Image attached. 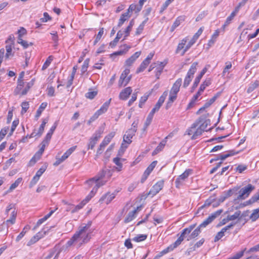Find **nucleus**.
I'll return each instance as SVG.
<instances>
[{"instance_id":"4d7b16f0","label":"nucleus","mask_w":259,"mask_h":259,"mask_svg":"<svg viewBox=\"0 0 259 259\" xmlns=\"http://www.w3.org/2000/svg\"><path fill=\"white\" fill-rule=\"evenodd\" d=\"M24 85V82L23 79H18L17 80V87L15 90V92L18 94V92L22 91V88Z\"/></svg>"},{"instance_id":"9d476101","label":"nucleus","mask_w":259,"mask_h":259,"mask_svg":"<svg viewBox=\"0 0 259 259\" xmlns=\"http://www.w3.org/2000/svg\"><path fill=\"white\" fill-rule=\"evenodd\" d=\"M15 205L13 203L9 204L6 209V213L7 214H8L9 211L12 210L11 212L10 218L6 221L7 223L8 224H10L11 225H14L16 222L17 213V211H16Z\"/></svg>"},{"instance_id":"5fc2aeb1","label":"nucleus","mask_w":259,"mask_h":259,"mask_svg":"<svg viewBox=\"0 0 259 259\" xmlns=\"http://www.w3.org/2000/svg\"><path fill=\"white\" fill-rule=\"evenodd\" d=\"M235 16L236 15H234V13H231L230 15L227 18V19L225 22V23L223 26V28L224 29L231 23V21L234 19V18L235 17Z\"/></svg>"},{"instance_id":"774afa93","label":"nucleus","mask_w":259,"mask_h":259,"mask_svg":"<svg viewBox=\"0 0 259 259\" xmlns=\"http://www.w3.org/2000/svg\"><path fill=\"white\" fill-rule=\"evenodd\" d=\"M21 107H22V111H21V114H24L25 112H26L27 110L29 108V103L27 102H23L21 104Z\"/></svg>"},{"instance_id":"a878e982","label":"nucleus","mask_w":259,"mask_h":259,"mask_svg":"<svg viewBox=\"0 0 259 259\" xmlns=\"http://www.w3.org/2000/svg\"><path fill=\"white\" fill-rule=\"evenodd\" d=\"M205 127H204V123H201L199 127L197 128L195 131L194 134L192 135L191 139L192 140L196 139L199 136H200L202 132L205 131Z\"/></svg>"},{"instance_id":"8fccbe9b","label":"nucleus","mask_w":259,"mask_h":259,"mask_svg":"<svg viewBox=\"0 0 259 259\" xmlns=\"http://www.w3.org/2000/svg\"><path fill=\"white\" fill-rule=\"evenodd\" d=\"M148 20V18L143 21V22L139 26V27L137 28L135 34L137 35H140L144 30V26L147 23Z\"/></svg>"},{"instance_id":"f704fd0d","label":"nucleus","mask_w":259,"mask_h":259,"mask_svg":"<svg viewBox=\"0 0 259 259\" xmlns=\"http://www.w3.org/2000/svg\"><path fill=\"white\" fill-rule=\"evenodd\" d=\"M131 75H129L127 77H120V78L118 81V85L120 87L121 86H125L129 82L131 79Z\"/></svg>"},{"instance_id":"49530a36","label":"nucleus","mask_w":259,"mask_h":259,"mask_svg":"<svg viewBox=\"0 0 259 259\" xmlns=\"http://www.w3.org/2000/svg\"><path fill=\"white\" fill-rule=\"evenodd\" d=\"M30 227L29 226H26L22 231V232L17 236L16 241V242L19 241L25 235L27 231L29 230Z\"/></svg>"},{"instance_id":"9b49d317","label":"nucleus","mask_w":259,"mask_h":259,"mask_svg":"<svg viewBox=\"0 0 259 259\" xmlns=\"http://www.w3.org/2000/svg\"><path fill=\"white\" fill-rule=\"evenodd\" d=\"M198 65L197 62H194L191 66L190 68L187 72V75L184 79V87L186 88L190 84L192 78L193 77V75L197 70V66Z\"/></svg>"},{"instance_id":"20e7f679","label":"nucleus","mask_w":259,"mask_h":259,"mask_svg":"<svg viewBox=\"0 0 259 259\" xmlns=\"http://www.w3.org/2000/svg\"><path fill=\"white\" fill-rule=\"evenodd\" d=\"M196 226V224L190 225L189 227L185 228L182 232L180 236L178 239L173 243L172 245H170L171 250H173L174 248L178 247L181 244L182 242L184 240V238L186 235H188L190 233L192 230L194 229Z\"/></svg>"},{"instance_id":"7ed1b4c3","label":"nucleus","mask_w":259,"mask_h":259,"mask_svg":"<svg viewBox=\"0 0 259 259\" xmlns=\"http://www.w3.org/2000/svg\"><path fill=\"white\" fill-rule=\"evenodd\" d=\"M196 226V224L190 225L189 227L185 228L182 232L180 236L178 239L173 243L172 245H170L171 250H173L174 248L178 247L181 244L182 242L184 240V238L186 235H188L190 233L192 230L194 229Z\"/></svg>"},{"instance_id":"3c124183","label":"nucleus","mask_w":259,"mask_h":259,"mask_svg":"<svg viewBox=\"0 0 259 259\" xmlns=\"http://www.w3.org/2000/svg\"><path fill=\"white\" fill-rule=\"evenodd\" d=\"M147 238V235L146 234H139L135 236L133 239V240L137 242H139L146 240Z\"/></svg>"},{"instance_id":"ddd939ff","label":"nucleus","mask_w":259,"mask_h":259,"mask_svg":"<svg viewBox=\"0 0 259 259\" xmlns=\"http://www.w3.org/2000/svg\"><path fill=\"white\" fill-rule=\"evenodd\" d=\"M115 133L114 132H112L110 133L104 138L97 150V154H100L102 153L105 147L111 142L112 139L115 136Z\"/></svg>"},{"instance_id":"f3484780","label":"nucleus","mask_w":259,"mask_h":259,"mask_svg":"<svg viewBox=\"0 0 259 259\" xmlns=\"http://www.w3.org/2000/svg\"><path fill=\"white\" fill-rule=\"evenodd\" d=\"M164 186V181L161 180L157 182L151 189L149 191V194L152 196L155 195L162 190Z\"/></svg>"},{"instance_id":"f8f14e48","label":"nucleus","mask_w":259,"mask_h":259,"mask_svg":"<svg viewBox=\"0 0 259 259\" xmlns=\"http://www.w3.org/2000/svg\"><path fill=\"white\" fill-rule=\"evenodd\" d=\"M192 173V170L190 169H186L182 175H180L176 180L175 184L177 188L180 187L183 185L184 182Z\"/></svg>"},{"instance_id":"13d9d810","label":"nucleus","mask_w":259,"mask_h":259,"mask_svg":"<svg viewBox=\"0 0 259 259\" xmlns=\"http://www.w3.org/2000/svg\"><path fill=\"white\" fill-rule=\"evenodd\" d=\"M53 60V57L52 56H50L44 64L42 67V70H44L46 69L49 66Z\"/></svg>"},{"instance_id":"f257e3e1","label":"nucleus","mask_w":259,"mask_h":259,"mask_svg":"<svg viewBox=\"0 0 259 259\" xmlns=\"http://www.w3.org/2000/svg\"><path fill=\"white\" fill-rule=\"evenodd\" d=\"M91 225V222H89L88 224H83L78 228L77 231L85 243L88 242L91 238L93 232L90 229Z\"/></svg>"},{"instance_id":"bb28decb","label":"nucleus","mask_w":259,"mask_h":259,"mask_svg":"<svg viewBox=\"0 0 259 259\" xmlns=\"http://www.w3.org/2000/svg\"><path fill=\"white\" fill-rule=\"evenodd\" d=\"M34 79H32L30 81L27 82L26 83V87L24 89L22 90V91L18 92V95L20 96L25 95L28 91L31 88L34 84Z\"/></svg>"},{"instance_id":"b1692460","label":"nucleus","mask_w":259,"mask_h":259,"mask_svg":"<svg viewBox=\"0 0 259 259\" xmlns=\"http://www.w3.org/2000/svg\"><path fill=\"white\" fill-rule=\"evenodd\" d=\"M235 191H236V190L233 189V190H228L227 191V193L225 195H222V196H220V198L219 199V203L218 204H213V207H216L218 205H219L220 203H222V202H224L226 198H227L228 197L231 196L233 194V192Z\"/></svg>"},{"instance_id":"6ab92c4d","label":"nucleus","mask_w":259,"mask_h":259,"mask_svg":"<svg viewBox=\"0 0 259 259\" xmlns=\"http://www.w3.org/2000/svg\"><path fill=\"white\" fill-rule=\"evenodd\" d=\"M141 54V51L136 52L125 62V65L127 66H131Z\"/></svg>"},{"instance_id":"dca6fc26","label":"nucleus","mask_w":259,"mask_h":259,"mask_svg":"<svg viewBox=\"0 0 259 259\" xmlns=\"http://www.w3.org/2000/svg\"><path fill=\"white\" fill-rule=\"evenodd\" d=\"M102 133L100 131H97L93 136L90 138V142L88 144V149H93L95 145L96 144L97 141L101 137V135Z\"/></svg>"},{"instance_id":"412c9836","label":"nucleus","mask_w":259,"mask_h":259,"mask_svg":"<svg viewBox=\"0 0 259 259\" xmlns=\"http://www.w3.org/2000/svg\"><path fill=\"white\" fill-rule=\"evenodd\" d=\"M203 119L202 117H200L194 123H193L191 126L187 130V132L188 135H193L195 132V130L197 126H198L203 121Z\"/></svg>"},{"instance_id":"864d4df0","label":"nucleus","mask_w":259,"mask_h":259,"mask_svg":"<svg viewBox=\"0 0 259 259\" xmlns=\"http://www.w3.org/2000/svg\"><path fill=\"white\" fill-rule=\"evenodd\" d=\"M98 94V91L96 89H90L85 94V97H95Z\"/></svg>"},{"instance_id":"6e6552de","label":"nucleus","mask_w":259,"mask_h":259,"mask_svg":"<svg viewBox=\"0 0 259 259\" xmlns=\"http://www.w3.org/2000/svg\"><path fill=\"white\" fill-rule=\"evenodd\" d=\"M254 189L255 187L254 186L250 184H248L246 186L240 190L239 195L235 200H244L246 199Z\"/></svg>"},{"instance_id":"c756f323","label":"nucleus","mask_w":259,"mask_h":259,"mask_svg":"<svg viewBox=\"0 0 259 259\" xmlns=\"http://www.w3.org/2000/svg\"><path fill=\"white\" fill-rule=\"evenodd\" d=\"M89 201V197H87L84 200H83L79 204L75 206L74 208L71 210L72 213H74L79 209H81L83 206Z\"/></svg>"},{"instance_id":"37998d69","label":"nucleus","mask_w":259,"mask_h":259,"mask_svg":"<svg viewBox=\"0 0 259 259\" xmlns=\"http://www.w3.org/2000/svg\"><path fill=\"white\" fill-rule=\"evenodd\" d=\"M123 47H124L123 50L115 52L113 53V54H112L111 55V56H113L122 55L125 54L130 48V47L127 46L126 45H124Z\"/></svg>"},{"instance_id":"c85d7f7f","label":"nucleus","mask_w":259,"mask_h":259,"mask_svg":"<svg viewBox=\"0 0 259 259\" xmlns=\"http://www.w3.org/2000/svg\"><path fill=\"white\" fill-rule=\"evenodd\" d=\"M223 210L222 209H219L217 211H215L214 212L212 213L210 215L207 219H206V221L209 224L211 223L216 218L219 217L221 215V214L222 213Z\"/></svg>"},{"instance_id":"603ef678","label":"nucleus","mask_w":259,"mask_h":259,"mask_svg":"<svg viewBox=\"0 0 259 259\" xmlns=\"http://www.w3.org/2000/svg\"><path fill=\"white\" fill-rule=\"evenodd\" d=\"M104 28H101L100 29L99 32L96 36L95 39L94 41L93 45L94 46L96 45L98 43V42L101 39V37H102L104 34Z\"/></svg>"},{"instance_id":"de8ad7c7","label":"nucleus","mask_w":259,"mask_h":259,"mask_svg":"<svg viewBox=\"0 0 259 259\" xmlns=\"http://www.w3.org/2000/svg\"><path fill=\"white\" fill-rule=\"evenodd\" d=\"M214 198L212 197H210L208 199H207L204 202V204L202 205L201 206H200L198 209V211H197V213H198L199 210L204 208L205 207H206V206H209L211 203H212L214 200Z\"/></svg>"},{"instance_id":"6e6d98bb","label":"nucleus","mask_w":259,"mask_h":259,"mask_svg":"<svg viewBox=\"0 0 259 259\" xmlns=\"http://www.w3.org/2000/svg\"><path fill=\"white\" fill-rule=\"evenodd\" d=\"M258 218H259V208L253 210L252 213L250 215V219L252 221H255Z\"/></svg>"},{"instance_id":"c9c22d12","label":"nucleus","mask_w":259,"mask_h":259,"mask_svg":"<svg viewBox=\"0 0 259 259\" xmlns=\"http://www.w3.org/2000/svg\"><path fill=\"white\" fill-rule=\"evenodd\" d=\"M47 106V102H43L41 104V105H40L39 107L36 111V115L35 116V120H37L38 119L44 110L46 108Z\"/></svg>"},{"instance_id":"58836bf2","label":"nucleus","mask_w":259,"mask_h":259,"mask_svg":"<svg viewBox=\"0 0 259 259\" xmlns=\"http://www.w3.org/2000/svg\"><path fill=\"white\" fill-rule=\"evenodd\" d=\"M150 62L147 61V60H144L140 65L139 67L137 69L136 71L137 73H139L140 72H143L148 66L150 64Z\"/></svg>"},{"instance_id":"0e129e2a","label":"nucleus","mask_w":259,"mask_h":259,"mask_svg":"<svg viewBox=\"0 0 259 259\" xmlns=\"http://www.w3.org/2000/svg\"><path fill=\"white\" fill-rule=\"evenodd\" d=\"M240 215V211H236L232 215H228L227 217L229 220L233 221L238 219Z\"/></svg>"},{"instance_id":"338daca9","label":"nucleus","mask_w":259,"mask_h":259,"mask_svg":"<svg viewBox=\"0 0 259 259\" xmlns=\"http://www.w3.org/2000/svg\"><path fill=\"white\" fill-rule=\"evenodd\" d=\"M11 226L10 224L7 223V221L4 222L0 225V232H2L6 230V232H8V228Z\"/></svg>"},{"instance_id":"4c0bfd02","label":"nucleus","mask_w":259,"mask_h":259,"mask_svg":"<svg viewBox=\"0 0 259 259\" xmlns=\"http://www.w3.org/2000/svg\"><path fill=\"white\" fill-rule=\"evenodd\" d=\"M54 211H55L54 210H51L48 214L46 215L44 218L38 220L36 223L35 228L36 227H38L41 224H42L45 221H46L47 220H48L53 214V213L54 212Z\"/></svg>"},{"instance_id":"0eeeda50","label":"nucleus","mask_w":259,"mask_h":259,"mask_svg":"<svg viewBox=\"0 0 259 259\" xmlns=\"http://www.w3.org/2000/svg\"><path fill=\"white\" fill-rule=\"evenodd\" d=\"M112 176V174L110 171L108 169H102L101 170L97 175H96L95 177L88 180V183L93 182L94 181L101 182H106V181H103L102 179L104 178H107L108 179H109Z\"/></svg>"},{"instance_id":"4468645a","label":"nucleus","mask_w":259,"mask_h":259,"mask_svg":"<svg viewBox=\"0 0 259 259\" xmlns=\"http://www.w3.org/2000/svg\"><path fill=\"white\" fill-rule=\"evenodd\" d=\"M203 31V27H200L197 32L193 35L192 38L189 41L186 46L184 50H183L181 56H183L185 53L195 43L199 36L202 34Z\"/></svg>"},{"instance_id":"052dcab7","label":"nucleus","mask_w":259,"mask_h":259,"mask_svg":"<svg viewBox=\"0 0 259 259\" xmlns=\"http://www.w3.org/2000/svg\"><path fill=\"white\" fill-rule=\"evenodd\" d=\"M76 146H73L68 149L63 155L67 159L76 149Z\"/></svg>"},{"instance_id":"423d86ee","label":"nucleus","mask_w":259,"mask_h":259,"mask_svg":"<svg viewBox=\"0 0 259 259\" xmlns=\"http://www.w3.org/2000/svg\"><path fill=\"white\" fill-rule=\"evenodd\" d=\"M111 99L110 98L109 100L105 102L101 108L94 114V115L88 120V124L90 125L92 122L97 119L100 115L105 113L107 111L111 102Z\"/></svg>"},{"instance_id":"39448f33","label":"nucleus","mask_w":259,"mask_h":259,"mask_svg":"<svg viewBox=\"0 0 259 259\" xmlns=\"http://www.w3.org/2000/svg\"><path fill=\"white\" fill-rule=\"evenodd\" d=\"M196 226V224L190 225L189 227L185 228L182 232L180 236L178 239L173 243L172 245H170L171 250H173L174 248L178 247L181 244L182 242L184 240V238L186 235H188L190 233L192 230L194 229Z\"/></svg>"},{"instance_id":"69168bd1","label":"nucleus","mask_w":259,"mask_h":259,"mask_svg":"<svg viewBox=\"0 0 259 259\" xmlns=\"http://www.w3.org/2000/svg\"><path fill=\"white\" fill-rule=\"evenodd\" d=\"M153 116H154V114H153L150 112L147 117L145 123V128H147L150 124V123L152 120Z\"/></svg>"},{"instance_id":"2f4dec72","label":"nucleus","mask_w":259,"mask_h":259,"mask_svg":"<svg viewBox=\"0 0 259 259\" xmlns=\"http://www.w3.org/2000/svg\"><path fill=\"white\" fill-rule=\"evenodd\" d=\"M164 102V98H159L158 102L155 105L154 107L151 111L150 113L154 115L155 113L157 112L159 110L160 107L161 106Z\"/></svg>"},{"instance_id":"e433bc0d","label":"nucleus","mask_w":259,"mask_h":259,"mask_svg":"<svg viewBox=\"0 0 259 259\" xmlns=\"http://www.w3.org/2000/svg\"><path fill=\"white\" fill-rule=\"evenodd\" d=\"M132 92L131 87H127L123 90L120 93L119 97L125 98L128 97Z\"/></svg>"},{"instance_id":"680f3d73","label":"nucleus","mask_w":259,"mask_h":259,"mask_svg":"<svg viewBox=\"0 0 259 259\" xmlns=\"http://www.w3.org/2000/svg\"><path fill=\"white\" fill-rule=\"evenodd\" d=\"M13 44L8 45L6 46V54L5 55L6 58H9L10 56H12L13 54H12V49L13 47Z\"/></svg>"},{"instance_id":"c03bdc74","label":"nucleus","mask_w":259,"mask_h":259,"mask_svg":"<svg viewBox=\"0 0 259 259\" xmlns=\"http://www.w3.org/2000/svg\"><path fill=\"white\" fill-rule=\"evenodd\" d=\"M258 86H259V80H255L254 82H252L249 84V87L247 90V92L248 93H251Z\"/></svg>"},{"instance_id":"f03ea898","label":"nucleus","mask_w":259,"mask_h":259,"mask_svg":"<svg viewBox=\"0 0 259 259\" xmlns=\"http://www.w3.org/2000/svg\"><path fill=\"white\" fill-rule=\"evenodd\" d=\"M135 133L136 132L135 128L133 130L129 129L126 132L125 134L123 136V142L121 144L120 149L119 151L118 155L121 156V154H119L120 152H121L122 153H123L125 149L127 148L128 145L132 143V139L135 135Z\"/></svg>"},{"instance_id":"393cba45","label":"nucleus","mask_w":259,"mask_h":259,"mask_svg":"<svg viewBox=\"0 0 259 259\" xmlns=\"http://www.w3.org/2000/svg\"><path fill=\"white\" fill-rule=\"evenodd\" d=\"M189 40L188 36H187L185 38H184L181 42L178 44L177 49L176 50V53L178 54L180 52V51L182 50H184L185 47H186V44Z\"/></svg>"},{"instance_id":"473e14b6","label":"nucleus","mask_w":259,"mask_h":259,"mask_svg":"<svg viewBox=\"0 0 259 259\" xmlns=\"http://www.w3.org/2000/svg\"><path fill=\"white\" fill-rule=\"evenodd\" d=\"M105 184V182H102L101 183V182H98L97 184H96L95 186L93 188L92 190L91 191L90 194L87 196L89 197V200L91 199L92 197H93L95 193H96L98 189L101 186L104 185Z\"/></svg>"},{"instance_id":"a19ab883","label":"nucleus","mask_w":259,"mask_h":259,"mask_svg":"<svg viewBox=\"0 0 259 259\" xmlns=\"http://www.w3.org/2000/svg\"><path fill=\"white\" fill-rule=\"evenodd\" d=\"M200 229L201 228H200L199 227L195 229L192 232V233L188 237L187 240L189 241L197 237L201 232Z\"/></svg>"},{"instance_id":"7c9ffc66","label":"nucleus","mask_w":259,"mask_h":259,"mask_svg":"<svg viewBox=\"0 0 259 259\" xmlns=\"http://www.w3.org/2000/svg\"><path fill=\"white\" fill-rule=\"evenodd\" d=\"M185 17L184 16H181L178 17L174 23H173L171 27V31H173L180 24L185 21Z\"/></svg>"},{"instance_id":"ea45409f","label":"nucleus","mask_w":259,"mask_h":259,"mask_svg":"<svg viewBox=\"0 0 259 259\" xmlns=\"http://www.w3.org/2000/svg\"><path fill=\"white\" fill-rule=\"evenodd\" d=\"M134 25V20L133 19H132L130 22V23H129L128 25L127 26V27L124 30V33L125 34V35L124 37V39H125L126 38V37L129 35Z\"/></svg>"},{"instance_id":"72a5a7b5","label":"nucleus","mask_w":259,"mask_h":259,"mask_svg":"<svg viewBox=\"0 0 259 259\" xmlns=\"http://www.w3.org/2000/svg\"><path fill=\"white\" fill-rule=\"evenodd\" d=\"M166 141L165 140H163L162 141L159 145L157 146V147L155 148V149L153 151L152 155H155L158 154L159 152L162 150V149L164 148L165 144H166Z\"/></svg>"},{"instance_id":"a211bd4d","label":"nucleus","mask_w":259,"mask_h":259,"mask_svg":"<svg viewBox=\"0 0 259 259\" xmlns=\"http://www.w3.org/2000/svg\"><path fill=\"white\" fill-rule=\"evenodd\" d=\"M116 193H107L100 199V201L105 202L107 204H109L115 198Z\"/></svg>"},{"instance_id":"aec40b11","label":"nucleus","mask_w":259,"mask_h":259,"mask_svg":"<svg viewBox=\"0 0 259 259\" xmlns=\"http://www.w3.org/2000/svg\"><path fill=\"white\" fill-rule=\"evenodd\" d=\"M238 152H235L234 150H230L228 152L227 154H221L217 156V158L214 159H211L210 160V162H212L213 161H216L219 159H221L222 160H225L227 158L233 156L236 154H238Z\"/></svg>"},{"instance_id":"cd10ccee","label":"nucleus","mask_w":259,"mask_h":259,"mask_svg":"<svg viewBox=\"0 0 259 259\" xmlns=\"http://www.w3.org/2000/svg\"><path fill=\"white\" fill-rule=\"evenodd\" d=\"M209 84H210V80L209 79L205 80L203 83L201 84L199 91L194 97H198V96H200L201 95V93L203 92L206 87H208Z\"/></svg>"},{"instance_id":"2eb2a0df","label":"nucleus","mask_w":259,"mask_h":259,"mask_svg":"<svg viewBox=\"0 0 259 259\" xmlns=\"http://www.w3.org/2000/svg\"><path fill=\"white\" fill-rule=\"evenodd\" d=\"M182 79L181 78H178L174 84L170 92L169 97H176L178 93L180 91V88L182 85Z\"/></svg>"},{"instance_id":"4be33fe9","label":"nucleus","mask_w":259,"mask_h":259,"mask_svg":"<svg viewBox=\"0 0 259 259\" xmlns=\"http://www.w3.org/2000/svg\"><path fill=\"white\" fill-rule=\"evenodd\" d=\"M165 65V63L163 62H157L156 63V66L155 67V76L157 79L159 78L161 72Z\"/></svg>"},{"instance_id":"09e8293b","label":"nucleus","mask_w":259,"mask_h":259,"mask_svg":"<svg viewBox=\"0 0 259 259\" xmlns=\"http://www.w3.org/2000/svg\"><path fill=\"white\" fill-rule=\"evenodd\" d=\"M17 42L21 45L24 49H27L29 46L33 45V43H28L27 41L23 40L22 38H18Z\"/></svg>"},{"instance_id":"79ce46f5","label":"nucleus","mask_w":259,"mask_h":259,"mask_svg":"<svg viewBox=\"0 0 259 259\" xmlns=\"http://www.w3.org/2000/svg\"><path fill=\"white\" fill-rule=\"evenodd\" d=\"M22 180V179L21 178H19L17 179L15 182L13 183L10 187L8 190L7 191L6 193H10L12 192L14 189H15L16 188H17L19 185L20 184Z\"/></svg>"},{"instance_id":"a18cd8bd","label":"nucleus","mask_w":259,"mask_h":259,"mask_svg":"<svg viewBox=\"0 0 259 259\" xmlns=\"http://www.w3.org/2000/svg\"><path fill=\"white\" fill-rule=\"evenodd\" d=\"M120 160L121 158L118 157H115L113 159V162L117 165L116 169L118 171L121 170L122 167V164L120 162Z\"/></svg>"},{"instance_id":"5701e85b","label":"nucleus","mask_w":259,"mask_h":259,"mask_svg":"<svg viewBox=\"0 0 259 259\" xmlns=\"http://www.w3.org/2000/svg\"><path fill=\"white\" fill-rule=\"evenodd\" d=\"M140 209L141 207H137L134 210L129 212L124 220V222L127 223L131 222L135 218V215L137 211L140 210Z\"/></svg>"},{"instance_id":"bf43d9fd","label":"nucleus","mask_w":259,"mask_h":259,"mask_svg":"<svg viewBox=\"0 0 259 259\" xmlns=\"http://www.w3.org/2000/svg\"><path fill=\"white\" fill-rule=\"evenodd\" d=\"M44 131V128H42V127L39 126L38 132L37 133H35V131L32 132L31 134L30 135V138L34 137L36 136H37L38 137H40L41 135L42 134Z\"/></svg>"},{"instance_id":"1a4fd4ad","label":"nucleus","mask_w":259,"mask_h":259,"mask_svg":"<svg viewBox=\"0 0 259 259\" xmlns=\"http://www.w3.org/2000/svg\"><path fill=\"white\" fill-rule=\"evenodd\" d=\"M84 243V241L82 240L80 235L77 231L71 238L67 241L66 245L67 246H70L74 245L77 248H79Z\"/></svg>"},{"instance_id":"e2e57ef3","label":"nucleus","mask_w":259,"mask_h":259,"mask_svg":"<svg viewBox=\"0 0 259 259\" xmlns=\"http://www.w3.org/2000/svg\"><path fill=\"white\" fill-rule=\"evenodd\" d=\"M245 250L246 248H244L243 250L237 252L235 255L228 258V259H240L243 256Z\"/></svg>"}]
</instances>
